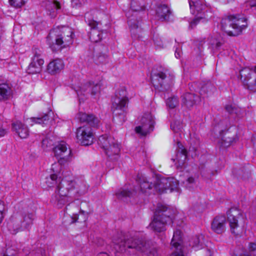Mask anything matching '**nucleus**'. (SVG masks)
<instances>
[{
	"label": "nucleus",
	"instance_id": "obj_60",
	"mask_svg": "<svg viewBox=\"0 0 256 256\" xmlns=\"http://www.w3.org/2000/svg\"><path fill=\"white\" fill-rule=\"evenodd\" d=\"M154 42H155L156 44H157V45L160 46V44H158V43H157V42H156V40L155 39V38H154Z\"/></svg>",
	"mask_w": 256,
	"mask_h": 256
},
{
	"label": "nucleus",
	"instance_id": "obj_19",
	"mask_svg": "<svg viewBox=\"0 0 256 256\" xmlns=\"http://www.w3.org/2000/svg\"><path fill=\"white\" fill-rule=\"evenodd\" d=\"M138 182L140 184V191L142 193L150 194L154 192V180H148L144 176H138Z\"/></svg>",
	"mask_w": 256,
	"mask_h": 256
},
{
	"label": "nucleus",
	"instance_id": "obj_49",
	"mask_svg": "<svg viewBox=\"0 0 256 256\" xmlns=\"http://www.w3.org/2000/svg\"><path fill=\"white\" fill-rule=\"evenodd\" d=\"M72 3L74 6L79 7L84 4V0H72Z\"/></svg>",
	"mask_w": 256,
	"mask_h": 256
},
{
	"label": "nucleus",
	"instance_id": "obj_5",
	"mask_svg": "<svg viewBox=\"0 0 256 256\" xmlns=\"http://www.w3.org/2000/svg\"><path fill=\"white\" fill-rule=\"evenodd\" d=\"M128 104V99L125 88L123 87L117 90L111 107L113 120L115 122L122 124L126 121Z\"/></svg>",
	"mask_w": 256,
	"mask_h": 256
},
{
	"label": "nucleus",
	"instance_id": "obj_58",
	"mask_svg": "<svg viewBox=\"0 0 256 256\" xmlns=\"http://www.w3.org/2000/svg\"><path fill=\"white\" fill-rule=\"evenodd\" d=\"M74 204H71V205H70V204H68V205L66 206V210H69L68 207H69L70 208H71L72 207L74 206Z\"/></svg>",
	"mask_w": 256,
	"mask_h": 256
},
{
	"label": "nucleus",
	"instance_id": "obj_7",
	"mask_svg": "<svg viewBox=\"0 0 256 256\" xmlns=\"http://www.w3.org/2000/svg\"><path fill=\"white\" fill-rule=\"evenodd\" d=\"M247 26V18L243 16L231 15L221 21L222 30L230 36L239 34Z\"/></svg>",
	"mask_w": 256,
	"mask_h": 256
},
{
	"label": "nucleus",
	"instance_id": "obj_34",
	"mask_svg": "<svg viewBox=\"0 0 256 256\" xmlns=\"http://www.w3.org/2000/svg\"><path fill=\"white\" fill-rule=\"evenodd\" d=\"M225 110L230 114L236 118H240L242 116V110L235 106L226 105Z\"/></svg>",
	"mask_w": 256,
	"mask_h": 256
},
{
	"label": "nucleus",
	"instance_id": "obj_26",
	"mask_svg": "<svg viewBox=\"0 0 256 256\" xmlns=\"http://www.w3.org/2000/svg\"><path fill=\"white\" fill-rule=\"evenodd\" d=\"M136 194V190H132L131 186L128 188V186H125L118 190L116 195L118 198L126 200L128 198L133 197Z\"/></svg>",
	"mask_w": 256,
	"mask_h": 256
},
{
	"label": "nucleus",
	"instance_id": "obj_15",
	"mask_svg": "<svg viewBox=\"0 0 256 256\" xmlns=\"http://www.w3.org/2000/svg\"><path fill=\"white\" fill-rule=\"evenodd\" d=\"M44 64V60L42 52L38 48H35L32 62L27 69L28 73L30 74L40 73L42 70Z\"/></svg>",
	"mask_w": 256,
	"mask_h": 256
},
{
	"label": "nucleus",
	"instance_id": "obj_59",
	"mask_svg": "<svg viewBox=\"0 0 256 256\" xmlns=\"http://www.w3.org/2000/svg\"><path fill=\"white\" fill-rule=\"evenodd\" d=\"M194 210H196V211H198V212L202 211L201 209H200V208H197L196 207H195V206H194Z\"/></svg>",
	"mask_w": 256,
	"mask_h": 256
},
{
	"label": "nucleus",
	"instance_id": "obj_30",
	"mask_svg": "<svg viewBox=\"0 0 256 256\" xmlns=\"http://www.w3.org/2000/svg\"><path fill=\"white\" fill-rule=\"evenodd\" d=\"M46 9L50 12L52 17H54L56 13L60 10L61 4L56 0H48L44 3Z\"/></svg>",
	"mask_w": 256,
	"mask_h": 256
},
{
	"label": "nucleus",
	"instance_id": "obj_35",
	"mask_svg": "<svg viewBox=\"0 0 256 256\" xmlns=\"http://www.w3.org/2000/svg\"><path fill=\"white\" fill-rule=\"evenodd\" d=\"M130 8L134 12H138L144 10L145 8L144 0H132Z\"/></svg>",
	"mask_w": 256,
	"mask_h": 256
},
{
	"label": "nucleus",
	"instance_id": "obj_29",
	"mask_svg": "<svg viewBox=\"0 0 256 256\" xmlns=\"http://www.w3.org/2000/svg\"><path fill=\"white\" fill-rule=\"evenodd\" d=\"M58 166V164H54L52 165L51 170L54 172L50 175L49 178H46V183L49 187L54 186V185H57L60 180V178H58V174L59 173V170L55 169Z\"/></svg>",
	"mask_w": 256,
	"mask_h": 256
},
{
	"label": "nucleus",
	"instance_id": "obj_1",
	"mask_svg": "<svg viewBox=\"0 0 256 256\" xmlns=\"http://www.w3.org/2000/svg\"><path fill=\"white\" fill-rule=\"evenodd\" d=\"M114 248L118 252H123L128 248L134 252H139L146 254L156 252L152 248V242L144 238H139L137 236H124L122 238L114 241Z\"/></svg>",
	"mask_w": 256,
	"mask_h": 256
},
{
	"label": "nucleus",
	"instance_id": "obj_21",
	"mask_svg": "<svg viewBox=\"0 0 256 256\" xmlns=\"http://www.w3.org/2000/svg\"><path fill=\"white\" fill-rule=\"evenodd\" d=\"M34 218V216L32 213H28L23 214L18 219V220H20V226L16 227V230H20L28 228L32 224V221Z\"/></svg>",
	"mask_w": 256,
	"mask_h": 256
},
{
	"label": "nucleus",
	"instance_id": "obj_44",
	"mask_svg": "<svg viewBox=\"0 0 256 256\" xmlns=\"http://www.w3.org/2000/svg\"><path fill=\"white\" fill-rule=\"evenodd\" d=\"M166 105L170 108H174L178 104V99L176 96H172L167 99L166 101Z\"/></svg>",
	"mask_w": 256,
	"mask_h": 256
},
{
	"label": "nucleus",
	"instance_id": "obj_16",
	"mask_svg": "<svg viewBox=\"0 0 256 256\" xmlns=\"http://www.w3.org/2000/svg\"><path fill=\"white\" fill-rule=\"evenodd\" d=\"M88 14L85 16L86 21L88 25L91 28V31L90 32L89 38L91 41L93 42H98L102 38V34L103 30L101 28V24L94 20H90L88 18Z\"/></svg>",
	"mask_w": 256,
	"mask_h": 256
},
{
	"label": "nucleus",
	"instance_id": "obj_55",
	"mask_svg": "<svg viewBox=\"0 0 256 256\" xmlns=\"http://www.w3.org/2000/svg\"><path fill=\"white\" fill-rule=\"evenodd\" d=\"M6 133L7 132L5 129L0 127V136H4Z\"/></svg>",
	"mask_w": 256,
	"mask_h": 256
},
{
	"label": "nucleus",
	"instance_id": "obj_9",
	"mask_svg": "<svg viewBox=\"0 0 256 256\" xmlns=\"http://www.w3.org/2000/svg\"><path fill=\"white\" fill-rule=\"evenodd\" d=\"M174 80V76L168 70L152 72L151 76L153 86L160 91L168 90L173 85Z\"/></svg>",
	"mask_w": 256,
	"mask_h": 256
},
{
	"label": "nucleus",
	"instance_id": "obj_53",
	"mask_svg": "<svg viewBox=\"0 0 256 256\" xmlns=\"http://www.w3.org/2000/svg\"><path fill=\"white\" fill-rule=\"evenodd\" d=\"M246 6H249L251 8L256 7V2L250 1L246 2Z\"/></svg>",
	"mask_w": 256,
	"mask_h": 256
},
{
	"label": "nucleus",
	"instance_id": "obj_50",
	"mask_svg": "<svg viewBox=\"0 0 256 256\" xmlns=\"http://www.w3.org/2000/svg\"><path fill=\"white\" fill-rule=\"evenodd\" d=\"M4 210V205L2 202L0 201V224L2 222L4 218L3 211Z\"/></svg>",
	"mask_w": 256,
	"mask_h": 256
},
{
	"label": "nucleus",
	"instance_id": "obj_10",
	"mask_svg": "<svg viewBox=\"0 0 256 256\" xmlns=\"http://www.w3.org/2000/svg\"><path fill=\"white\" fill-rule=\"evenodd\" d=\"M98 145L110 159L117 160L120 152L119 144L113 137L106 134L100 136L98 140Z\"/></svg>",
	"mask_w": 256,
	"mask_h": 256
},
{
	"label": "nucleus",
	"instance_id": "obj_40",
	"mask_svg": "<svg viewBox=\"0 0 256 256\" xmlns=\"http://www.w3.org/2000/svg\"><path fill=\"white\" fill-rule=\"evenodd\" d=\"M102 49H103L105 52L107 51V48L104 46H102ZM107 57L108 56L106 52L97 53L94 56V61L96 64L104 63L106 62Z\"/></svg>",
	"mask_w": 256,
	"mask_h": 256
},
{
	"label": "nucleus",
	"instance_id": "obj_24",
	"mask_svg": "<svg viewBox=\"0 0 256 256\" xmlns=\"http://www.w3.org/2000/svg\"><path fill=\"white\" fill-rule=\"evenodd\" d=\"M200 100L199 96L194 94L186 92L182 96V104L190 108Z\"/></svg>",
	"mask_w": 256,
	"mask_h": 256
},
{
	"label": "nucleus",
	"instance_id": "obj_18",
	"mask_svg": "<svg viewBox=\"0 0 256 256\" xmlns=\"http://www.w3.org/2000/svg\"><path fill=\"white\" fill-rule=\"evenodd\" d=\"M226 218L224 216H218L215 217L212 224V230L218 234H221L226 230Z\"/></svg>",
	"mask_w": 256,
	"mask_h": 256
},
{
	"label": "nucleus",
	"instance_id": "obj_8",
	"mask_svg": "<svg viewBox=\"0 0 256 256\" xmlns=\"http://www.w3.org/2000/svg\"><path fill=\"white\" fill-rule=\"evenodd\" d=\"M188 2L191 12L196 16L195 18L190 24L192 28H193L200 20L205 22L212 17V12L207 10L206 6L200 0H190Z\"/></svg>",
	"mask_w": 256,
	"mask_h": 256
},
{
	"label": "nucleus",
	"instance_id": "obj_63",
	"mask_svg": "<svg viewBox=\"0 0 256 256\" xmlns=\"http://www.w3.org/2000/svg\"><path fill=\"white\" fill-rule=\"evenodd\" d=\"M2 256H6V255H4H4H3Z\"/></svg>",
	"mask_w": 256,
	"mask_h": 256
},
{
	"label": "nucleus",
	"instance_id": "obj_37",
	"mask_svg": "<svg viewBox=\"0 0 256 256\" xmlns=\"http://www.w3.org/2000/svg\"><path fill=\"white\" fill-rule=\"evenodd\" d=\"M50 112L48 114H44V116L38 117V118H32L31 120L32 122L36 124H42V126L47 124L50 120Z\"/></svg>",
	"mask_w": 256,
	"mask_h": 256
},
{
	"label": "nucleus",
	"instance_id": "obj_11",
	"mask_svg": "<svg viewBox=\"0 0 256 256\" xmlns=\"http://www.w3.org/2000/svg\"><path fill=\"white\" fill-rule=\"evenodd\" d=\"M154 192L159 193L166 192L169 190L170 192L174 190L179 192L178 181L173 178H154Z\"/></svg>",
	"mask_w": 256,
	"mask_h": 256
},
{
	"label": "nucleus",
	"instance_id": "obj_47",
	"mask_svg": "<svg viewBox=\"0 0 256 256\" xmlns=\"http://www.w3.org/2000/svg\"><path fill=\"white\" fill-rule=\"evenodd\" d=\"M9 2L12 6L16 8H20L24 4V0H9Z\"/></svg>",
	"mask_w": 256,
	"mask_h": 256
},
{
	"label": "nucleus",
	"instance_id": "obj_43",
	"mask_svg": "<svg viewBox=\"0 0 256 256\" xmlns=\"http://www.w3.org/2000/svg\"><path fill=\"white\" fill-rule=\"evenodd\" d=\"M54 142L52 140L48 138H46L42 140V146L45 150H48L50 149L54 146Z\"/></svg>",
	"mask_w": 256,
	"mask_h": 256
},
{
	"label": "nucleus",
	"instance_id": "obj_14",
	"mask_svg": "<svg viewBox=\"0 0 256 256\" xmlns=\"http://www.w3.org/2000/svg\"><path fill=\"white\" fill-rule=\"evenodd\" d=\"M240 80L243 84L250 90L256 91V72L248 68L240 71Z\"/></svg>",
	"mask_w": 256,
	"mask_h": 256
},
{
	"label": "nucleus",
	"instance_id": "obj_20",
	"mask_svg": "<svg viewBox=\"0 0 256 256\" xmlns=\"http://www.w3.org/2000/svg\"><path fill=\"white\" fill-rule=\"evenodd\" d=\"M12 130L22 138H26L29 134L28 128L26 125L21 122L16 121L12 124Z\"/></svg>",
	"mask_w": 256,
	"mask_h": 256
},
{
	"label": "nucleus",
	"instance_id": "obj_41",
	"mask_svg": "<svg viewBox=\"0 0 256 256\" xmlns=\"http://www.w3.org/2000/svg\"><path fill=\"white\" fill-rule=\"evenodd\" d=\"M58 158H59L58 160V164H58V166L56 167L55 170L56 169L59 170L60 172V171L61 166L64 165L66 162L70 161L71 158V154H66L64 156H58Z\"/></svg>",
	"mask_w": 256,
	"mask_h": 256
},
{
	"label": "nucleus",
	"instance_id": "obj_46",
	"mask_svg": "<svg viewBox=\"0 0 256 256\" xmlns=\"http://www.w3.org/2000/svg\"><path fill=\"white\" fill-rule=\"evenodd\" d=\"M218 126L222 129L221 130L223 131L230 127V123L228 119L225 118L220 120V122L218 124Z\"/></svg>",
	"mask_w": 256,
	"mask_h": 256
},
{
	"label": "nucleus",
	"instance_id": "obj_32",
	"mask_svg": "<svg viewBox=\"0 0 256 256\" xmlns=\"http://www.w3.org/2000/svg\"><path fill=\"white\" fill-rule=\"evenodd\" d=\"M189 244L195 250H198L204 248V236L195 235L192 237L189 240Z\"/></svg>",
	"mask_w": 256,
	"mask_h": 256
},
{
	"label": "nucleus",
	"instance_id": "obj_22",
	"mask_svg": "<svg viewBox=\"0 0 256 256\" xmlns=\"http://www.w3.org/2000/svg\"><path fill=\"white\" fill-rule=\"evenodd\" d=\"M64 68L63 61L60 59H56L50 62L47 66V71L51 74L60 72Z\"/></svg>",
	"mask_w": 256,
	"mask_h": 256
},
{
	"label": "nucleus",
	"instance_id": "obj_51",
	"mask_svg": "<svg viewBox=\"0 0 256 256\" xmlns=\"http://www.w3.org/2000/svg\"><path fill=\"white\" fill-rule=\"evenodd\" d=\"M249 250L252 253V254L255 256L256 254H252V252H256V244L255 243H250L249 245Z\"/></svg>",
	"mask_w": 256,
	"mask_h": 256
},
{
	"label": "nucleus",
	"instance_id": "obj_56",
	"mask_svg": "<svg viewBox=\"0 0 256 256\" xmlns=\"http://www.w3.org/2000/svg\"><path fill=\"white\" fill-rule=\"evenodd\" d=\"M178 49L176 48V52H175V56L176 58H179L180 56V52H178Z\"/></svg>",
	"mask_w": 256,
	"mask_h": 256
},
{
	"label": "nucleus",
	"instance_id": "obj_27",
	"mask_svg": "<svg viewBox=\"0 0 256 256\" xmlns=\"http://www.w3.org/2000/svg\"><path fill=\"white\" fill-rule=\"evenodd\" d=\"M74 182L73 187L74 198L76 199L78 197L84 194L88 190V186L86 182L82 180H72Z\"/></svg>",
	"mask_w": 256,
	"mask_h": 256
},
{
	"label": "nucleus",
	"instance_id": "obj_25",
	"mask_svg": "<svg viewBox=\"0 0 256 256\" xmlns=\"http://www.w3.org/2000/svg\"><path fill=\"white\" fill-rule=\"evenodd\" d=\"M52 149L55 156L57 158L72 154L68 146L64 142L58 143Z\"/></svg>",
	"mask_w": 256,
	"mask_h": 256
},
{
	"label": "nucleus",
	"instance_id": "obj_13",
	"mask_svg": "<svg viewBox=\"0 0 256 256\" xmlns=\"http://www.w3.org/2000/svg\"><path fill=\"white\" fill-rule=\"evenodd\" d=\"M155 121L150 113H146L140 120V124L135 128L136 133L146 136L154 130Z\"/></svg>",
	"mask_w": 256,
	"mask_h": 256
},
{
	"label": "nucleus",
	"instance_id": "obj_17",
	"mask_svg": "<svg viewBox=\"0 0 256 256\" xmlns=\"http://www.w3.org/2000/svg\"><path fill=\"white\" fill-rule=\"evenodd\" d=\"M100 86L98 82L90 81L84 84L81 86L77 88L75 90L78 95L90 94L96 95L100 92Z\"/></svg>",
	"mask_w": 256,
	"mask_h": 256
},
{
	"label": "nucleus",
	"instance_id": "obj_4",
	"mask_svg": "<svg viewBox=\"0 0 256 256\" xmlns=\"http://www.w3.org/2000/svg\"><path fill=\"white\" fill-rule=\"evenodd\" d=\"M72 30L67 27L54 28L50 31L46 41L53 51H58L72 44Z\"/></svg>",
	"mask_w": 256,
	"mask_h": 256
},
{
	"label": "nucleus",
	"instance_id": "obj_28",
	"mask_svg": "<svg viewBox=\"0 0 256 256\" xmlns=\"http://www.w3.org/2000/svg\"><path fill=\"white\" fill-rule=\"evenodd\" d=\"M12 94V88L11 84L7 82L0 84V100L9 99Z\"/></svg>",
	"mask_w": 256,
	"mask_h": 256
},
{
	"label": "nucleus",
	"instance_id": "obj_52",
	"mask_svg": "<svg viewBox=\"0 0 256 256\" xmlns=\"http://www.w3.org/2000/svg\"><path fill=\"white\" fill-rule=\"evenodd\" d=\"M176 123L174 122L173 124H172L170 125V127L175 132H178L179 130H180L182 128V126L180 125H179L178 126H176Z\"/></svg>",
	"mask_w": 256,
	"mask_h": 256
},
{
	"label": "nucleus",
	"instance_id": "obj_61",
	"mask_svg": "<svg viewBox=\"0 0 256 256\" xmlns=\"http://www.w3.org/2000/svg\"><path fill=\"white\" fill-rule=\"evenodd\" d=\"M80 212H82V213H84V210H80Z\"/></svg>",
	"mask_w": 256,
	"mask_h": 256
},
{
	"label": "nucleus",
	"instance_id": "obj_33",
	"mask_svg": "<svg viewBox=\"0 0 256 256\" xmlns=\"http://www.w3.org/2000/svg\"><path fill=\"white\" fill-rule=\"evenodd\" d=\"M216 89L214 86L210 82H208L202 86L200 90V94L201 96L204 98L208 94H210Z\"/></svg>",
	"mask_w": 256,
	"mask_h": 256
},
{
	"label": "nucleus",
	"instance_id": "obj_48",
	"mask_svg": "<svg viewBox=\"0 0 256 256\" xmlns=\"http://www.w3.org/2000/svg\"><path fill=\"white\" fill-rule=\"evenodd\" d=\"M173 248H174V250L170 256H184L182 250V246H176Z\"/></svg>",
	"mask_w": 256,
	"mask_h": 256
},
{
	"label": "nucleus",
	"instance_id": "obj_6",
	"mask_svg": "<svg viewBox=\"0 0 256 256\" xmlns=\"http://www.w3.org/2000/svg\"><path fill=\"white\" fill-rule=\"evenodd\" d=\"M172 222V210L166 206L159 204L149 227L154 232H160L165 230L166 224Z\"/></svg>",
	"mask_w": 256,
	"mask_h": 256
},
{
	"label": "nucleus",
	"instance_id": "obj_2",
	"mask_svg": "<svg viewBox=\"0 0 256 256\" xmlns=\"http://www.w3.org/2000/svg\"><path fill=\"white\" fill-rule=\"evenodd\" d=\"M76 116L80 122L86 123L89 126H84L77 129V140L82 145H90L92 143L94 138L91 128H98L100 125V120L92 114L80 112Z\"/></svg>",
	"mask_w": 256,
	"mask_h": 256
},
{
	"label": "nucleus",
	"instance_id": "obj_62",
	"mask_svg": "<svg viewBox=\"0 0 256 256\" xmlns=\"http://www.w3.org/2000/svg\"><path fill=\"white\" fill-rule=\"evenodd\" d=\"M255 71L256 72V66L255 67Z\"/></svg>",
	"mask_w": 256,
	"mask_h": 256
},
{
	"label": "nucleus",
	"instance_id": "obj_3",
	"mask_svg": "<svg viewBox=\"0 0 256 256\" xmlns=\"http://www.w3.org/2000/svg\"><path fill=\"white\" fill-rule=\"evenodd\" d=\"M74 182L72 180H60L56 185L54 193L52 195L50 202L58 208H62L68 202L74 199L73 187Z\"/></svg>",
	"mask_w": 256,
	"mask_h": 256
},
{
	"label": "nucleus",
	"instance_id": "obj_57",
	"mask_svg": "<svg viewBox=\"0 0 256 256\" xmlns=\"http://www.w3.org/2000/svg\"><path fill=\"white\" fill-rule=\"evenodd\" d=\"M97 256H109L108 254L106 252H100Z\"/></svg>",
	"mask_w": 256,
	"mask_h": 256
},
{
	"label": "nucleus",
	"instance_id": "obj_42",
	"mask_svg": "<svg viewBox=\"0 0 256 256\" xmlns=\"http://www.w3.org/2000/svg\"><path fill=\"white\" fill-rule=\"evenodd\" d=\"M183 184L186 188L190 190H193L196 186V182L194 178L192 176H190L183 182Z\"/></svg>",
	"mask_w": 256,
	"mask_h": 256
},
{
	"label": "nucleus",
	"instance_id": "obj_12",
	"mask_svg": "<svg viewBox=\"0 0 256 256\" xmlns=\"http://www.w3.org/2000/svg\"><path fill=\"white\" fill-rule=\"evenodd\" d=\"M228 220L232 234L238 236L242 230L243 218L240 210L236 208H231L227 212Z\"/></svg>",
	"mask_w": 256,
	"mask_h": 256
},
{
	"label": "nucleus",
	"instance_id": "obj_31",
	"mask_svg": "<svg viewBox=\"0 0 256 256\" xmlns=\"http://www.w3.org/2000/svg\"><path fill=\"white\" fill-rule=\"evenodd\" d=\"M171 12L168 6L161 4L158 6L156 10V14L159 20L163 21L167 20Z\"/></svg>",
	"mask_w": 256,
	"mask_h": 256
},
{
	"label": "nucleus",
	"instance_id": "obj_54",
	"mask_svg": "<svg viewBox=\"0 0 256 256\" xmlns=\"http://www.w3.org/2000/svg\"><path fill=\"white\" fill-rule=\"evenodd\" d=\"M72 221L70 223H73L75 222L78 219V214L76 213L72 212Z\"/></svg>",
	"mask_w": 256,
	"mask_h": 256
},
{
	"label": "nucleus",
	"instance_id": "obj_23",
	"mask_svg": "<svg viewBox=\"0 0 256 256\" xmlns=\"http://www.w3.org/2000/svg\"><path fill=\"white\" fill-rule=\"evenodd\" d=\"M130 12H128L126 14L128 17V23L130 26L132 34L136 35L138 32H140L141 30L140 28V20H138L134 16H130Z\"/></svg>",
	"mask_w": 256,
	"mask_h": 256
},
{
	"label": "nucleus",
	"instance_id": "obj_45",
	"mask_svg": "<svg viewBox=\"0 0 256 256\" xmlns=\"http://www.w3.org/2000/svg\"><path fill=\"white\" fill-rule=\"evenodd\" d=\"M181 156L182 158L180 160H178V162L180 163V161H181L180 163L183 164L184 161L187 157V151L184 148H180L177 154L178 158Z\"/></svg>",
	"mask_w": 256,
	"mask_h": 256
},
{
	"label": "nucleus",
	"instance_id": "obj_39",
	"mask_svg": "<svg viewBox=\"0 0 256 256\" xmlns=\"http://www.w3.org/2000/svg\"><path fill=\"white\" fill-rule=\"evenodd\" d=\"M210 42L214 48H218L224 44V40L220 35H216L211 38Z\"/></svg>",
	"mask_w": 256,
	"mask_h": 256
},
{
	"label": "nucleus",
	"instance_id": "obj_38",
	"mask_svg": "<svg viewBox=\"0 0 256 256\" xmlns=\"http://www.w3.org/2000/svg\"><path fill=\"white\" fill-rule=\"evenodd\" d=\"M236 140V138L232 136H230V134L229 132H226L225 134L222 138L221 140V144L224 147H228L233 142H234Z\"/></svg>",
	"mask_w": 256,
	"mask_h": 256
},
{
	"label": "nucleus",
	"instance_id": "obj_36",
	"mask_svg": "<svg viewBox=\"0 0 256 256\" xmlns=\"http://www.w3.org/2000/svg\"><path fill=\"white\" fill-rule=\"evenodd\" d=\"M182 236L181 232L176 230L174 231L172 238L171 241V244L172 247L182 246L181 245Z\"/></svg>",
	"mask_w": 256,
	"mask_h": 256
}]
</instances>
